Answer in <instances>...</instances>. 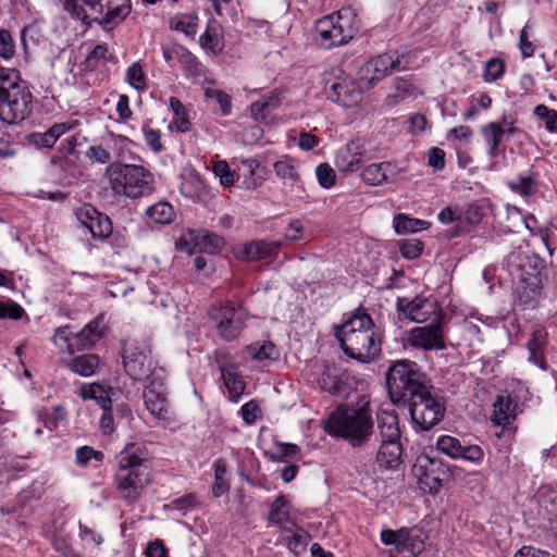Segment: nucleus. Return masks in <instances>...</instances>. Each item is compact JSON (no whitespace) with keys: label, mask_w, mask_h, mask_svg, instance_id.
<instances>
[{"label":"nucleus","mask_w":557,"mask_h":557,"mask_svg":"<svg viewBox=\"0 0 557 557\" xmlns=\"http://www.w3.org/2000/svg\"><path fill=\"white\" fill-rule=\"evenodd\" d=\"M77 125V121L55 123L45 133L32 134L30 141L40 148H52L62 135L75 128Z\"/></svg>","instance_id":"obj_28"},{"label":"nucleus","mask_w":557,"mask_h":557,"mask_svg":"<svg viewBox=\"0 0 557 557\" xmlns=\"http://www.w3.org/2000/svg\"><path fill=\"white\" fill-rule=\"evenodd\" d=\"M170 109L173 112L172 123L174 124L175 128L182 133L188 132L190 128V122L182 101L176 97H171Z\"/></svg>","instance_id":"obj_41"},{"label":"nucleus","mask_w":557,"mask_h":557,"mask_svg":"<svg viewBox=\"0 0 557 557\" xmlns=\"http://www.w3.org/2000/svg\"><path fill=\"white\" fill-rule=\"evenodd\" d=\"M397 311L405 319L416 323L442 320L441 309L435 299L417 296L413 299L399 297L396 302Z\"/></svg>","instance_id":"obj_12"},{"label":"nucleus","mask_w":557,"mask_h":557,"mask_svg":"<svg viewBox=\"0 0 557 557\" xmlns=\"http://www.w3.org/2000/svg\"><path fill=\"white\" fill-rule=\"evenodd\" d=\"M76 463L85 467L91 459L101 462L104 458V454L100 450H96L90 446H82L76 449L75 453Z\"/></svg>","instance_id":"obj_52"},{"label":"nucleus","mask_w":557,"mask_h":557,"mask_svg":"<svg viewBox=\"0 0 557 557\" xmlns=\"http://www.w3.org/2000/svg\"><path fill=\"white\" fill-rule=\"evenodd\" d=\"M335 336L344 354L359 363H372L382 354V335L364 311L356 310L343 324L335 326Z\"/></svg>","instance_id":"obj_1"},{"label":"nucleus","mask_w":557,"mask_h":557,"mask_svg":"<svg viewBox=\"0 0 557 557\" xmlns=\"http://www.w3.org/2000/svg\"><path fill=\"white\" fill-rule=\"evenodd\" d=\"M114 55L109 52L107 45H96L81 63V71L85 74L92 73L103 66L107 62L113 61Z\"/></svg>","instance_id":"obj_34"},{"label":"nucleus","mask_w":557,"mask_h":557,"mask_svg":"<svg viewBox=\"0 0 557 557\" xmlns=\"http://www.w3.org/2000/svg\"><path fill=\"white\" fill-rule=\"evenodd\" d=\"M63 9L67 11L73 17L86 22L87 14L84 8L78 3V0H61Z\"/></svg>","instance_id":"obj_61"},{"label":"nucleus","mask_w":557,"mask_h":557,"mask_svg":"<svg viewBox=\"0 0 557 557\" xmlns=\"http://www.w3.org/2000/svg\"><path fill=\"white\" fill-rule=\"evenodd\" d=\"M15 54V45L8 29H0V57L9 60Z\"/></svg>","instance_id":"obj_55"},{"label":"nucleus","mask_w":557,"mask_h":557,"mask_svg":"<svg viewBox=\"0 0 557 557\" xmlns=\"http://www.w3.org/2000/svg\"><path fill=\"white\" fill-rule=\"evenodd\" d=\"M327 98L344 107H354L361 100V88L350 77L338 78L327 90Z\"/></svg>","instance_id":"obj_22"},{"label":"nucleus","mask_w":557,"mask_h":557,"mask_svg":"<svg viewBox=\"0 0 557 557\" xmlns=\"http://www.w3.org/2000/svg\"><path fill=\"white\" fill-rule=\"evenodd\" d=\"M205 96L207 99H213L219 103L223 115L231 112V98L226 92L208 87L205 89Z\"/></svg>","instance_id":"obj_53"},{"label":"nucleus","mask_w":557,"mask_h":557,"mask_svg":"<svg viewBox=\"0 0 557 557\" xmlns=\"http://www.w3.org/2000/svg\"><path fill=\"white\" fill-rule=\"evenodd\" d=\"M429 165L440 171L445 168V151L441 148L433 147L429 151Z\"/></svg>","instance_id":"obj_63"},{"label":"nucleus","mask_w":557,"mask_h":557,"mask_svg":"<svg viewBox=\"0 0 557 557\" xmlns=\"http://www.w3.org/2000/svg\"><path fill=\"white\" fill-rule=\"evenodd\" d=\"M126 82L136 90L146 88V76L140 63L134 62L126 70Z\"/></svg>","instance_id":"obj_49"},{"label":"nucleus","mask_w":557,"mask_h":557,"mask_svg":"<svg viewBox=\"0 0 557 557\" xmlns=\"http://www.w3.org/2000/svg\"><path fill=\"white\" fill-rule=\"evenodd\" d=\"M246 354L258 362H271L280 357L278 349L272 342H258L248 345Z\"/></svg>","instance_id":"obj_39"},{"label":"nucleus","mask_w":557,"mask_h":557,"mask_svg":"<svg viewBox=\"0 0 557 557\" xmlns=\"http://www.w3.org/2000/svg\"><path fill=\"white\" fill-rule=\"evenodd\" d=\"M315 33L317 42L325 49H331L352 39L355 29L348 14L339 11L318 20Z\"/></svg>","instance_id":"obj_10"},{"label":"nucleus","mask_w":557,"mask_h":557,"mask_svg":"<svg viewBox=\"0 0 557 557\" xmlns=\"http://www.w3.org/2000/svg\"><path fill=\"white\" fill-rule=\"evenodd\" d=\"M144 137L146 145L153 151V152H161L163 149V144L161 141V134L158 129H152L149 127H144Z\"/></svg>","instance_id":"obj_58"},{"label":"nucleus","mask_w":557,"mask_h":557,"mask_svg":"<svg viewBox=\"0 0 557 557\" xmlns=\"http://www.w3.org/2000/svg\"><path fill=\"white\" fill-rule=\"evenodd\" d=\"M227 355L220 354L216 356V361L220 364L221 375L226 388L232 396H239L245 389V382L239 376L233 364H226Z\"/></svg>","instance_id":"obj_31"},{"label":"nucleus","mask_w":557,"mask_h":557,"mask_svg":"<svg viewBox=\"0 0 557 557\" xmlns=\"http://www.w3.org/2000/svg\"><path fill=\"white\" fill-rule=\"evenodd\" d=\"M213 173L220 178V183L224 187L234 185V174L226 161H218L213 165Z\"/></svg>","instance_id":"obj_54"},{"label":"nucleus","mask_w":557,"mask_h":557,"mask_svg":"<svg viewBox=\"0 0 557 557\" xmlns=\"http://www.w3.org/2000/svg\"><path fill=\"white\" fill-rule=\"evenodd\" d=\"M516 401L510 396H497L493 405V423L504 428L510 425L516 418Z\"/></svg>","instance_id":"obj_30"},{"label":"nucleus","mask_w":557,"mask_h":557,"mask_svg":"<svg viewBox=\"0 0 557 557\" xmlns=\"http://www.w3.org/2000/svg\"><path fill=\"white\" fill-rule=\"evenodd\" d=\"M410 346L423 350H441L445 348L441 320L432 321L424 326H416L408 332Z\"/></svg>","instance_id":"obj_17"},{"label":"nucleus","mask_w":557,"mask_h":557,"mask_svg":"<svg viewBox=\"0 0 557 557\" xmlns=\"http://www.w3.org/2000/svg\"><path fill=\"white\" fill-rule=\"evenodd\" d=\"M281 242L251 240L243 245L238 257L248 261H260L277 256Z\"/></svg>","instance_id":"obj_24"},{"label":"nucleus","mask_w":557,"mask_h":557,"mask_svg":"<svg viewBox=\"0 0 557 557\" xmlns=\"http://www.w3.org/2000/svg\"><path fill=\"white\" fill-rule=\"evenodd\" d=\"M407 403H409L412 422L420 431L431 430L444 418L445 403L442 397L431 393V387Z\"/></svg>","instance_id":"obj_9"},{"label":"nucleus","mask_w":557,"mask_h":557,"mask_svg":"<svg viewBox=\"0 0 557 557\" xmlns=\"http://www.w3.org/2000/svg\"><path fill=\"white\" fill-rule=\"evenodd\" d=\"M419 469L421 471L419 482L422 488L431 494L437 493L446 478V470L441 467V463L428 457L420 460Z\"/></svg>","instance_id":"obj_23"},{"label":"nucleus","mask_w":557,"mask_h":557,"mask_svg":"<svg viewBox=\"0 0 557 557\" xmlns=\"http://www.w3.org/2000/svg\"><path fill=\"white\" fill-rule=\"evenodd\" d=\"M32 92L18 74L0 67V120L7 124H17L32 112Z\"/></svg>","instance_id":"obj_3"},{"label":"nucleus","mask_w":557,"mask_h":557,"mask_svg":"<svg viewBox=\"0 0 557 557\" xmlns=\"http://www.w3.org/2000/svg\"><path fill=\"white\" fill-rule=\"evenodd\" d=\"M164 379V371H158L154 379H151L149 384L145 387L143 394L146 408L158 419H164L168 412Z\"/></svg>","instance_id":"obj_19"},{"label":"nucleus","mask_w":557,"mask_h":557,"mask_svg":"<svg viewBox=\"0 0 557 557\" xmlns=\"http://www.w3.org/2000/svg\"><path fill=\"white\" fill-rule=\"evenodd\" d=\"M197 21L198 17L194 14H182L175 16L171 21V25L174 29L182 32L187 36L194 37L197 33Z\"/></svg>","instance_id":"obj_46"},{"label":"nucleus","mask_w":557,"mask_h":557,"mask_svg":"<svg viewBox=\"0 0 557 557\" xmlns=\"http://www.w3.org/2000/svg\"><path fill=\"white\" fill-rule=\"evenodd\" d=\"M385 380L394 404L407 403L430 387L421 367L408 359L394 361L386 371Z\"/></svg>","instance_id":"obj_5"},{"label":"nucleus","mask_w":557,"mask_h":557,"mask_svg":"<svg viewBox=\"0 0 557 557\" xmlns=\"http://www.w3.org/2000/svg\"><path fill=\"white\" fill-rule=\"evenodd\" d=\"M275 174L284 182V183H295L299 180V174L294 164V160L289 158L281 159L273 164Z\"/></svg>","instance_id":"obj_43"},{"label":"nucleus","mask_w":557,"mask_h":557,"mask_svg":"<svg viewBox=\"0 0 557 557\" xmlns=\"http://www.w3.org/2000/svg\"><path fill=\"white\" fill-rule=\"evenodd\" d=\"M78 222L90 233L92 238L106 239L113 231L110 218L99 212L91 205H84L75 212Z\"/></svg>","instance_id":"obj_18"},{"label":"nucleus","mask_w":557,"mask_h":557,"mask_svg":"<svg viewBox=\"0 0 557 557\" xmlns=\"http://www.w3.org/2000/svg\"><path fill=\"white\" fill-rule=\"evenodd\" d=\"M181 193L194 201H201L207 195L203 182L197 177L184 181L181 185Z\"/></svg>","instance_id":"obj_45"},{"label":"nucleus","mask_w":557,"mask_h":557,"mask_svg":"<svg viewBox=\"0 0 557 557\" xmlns=\"http://www.w3.org/2000/svg\"><path fill=\"white\" fill-rule=\"evenodd\" d=\"M112 388H106L99 383L83 384L79 388V395L84 400H95L101 409L111 408L112 400L110 398V391Z\"/></svg>","instance_id":"obj_37"},{"label":"nucleus","mask_w":557,"mask_h":557,"mask_svg":"<svg viewBox=\"0 0 557 557\" xmlns=\"http://www.w3.org/2000/svg\"><path fill=\"white\" fill-rule=\"evenodd\" d=\"M86 158L100 164H107L111 161L109 150L101 145L90 146L86 151Z\"/></svg>","instance_id":"obj_57"},{"label":"nucleus","mask_w":557,"mask_h":557,"mask_svg":"<svg viewBox=\"0 0 557 557\" xmlns=\"http://www.w3.org/2000/svg\"><path fill=\"white\" fill-rule=\"evenodd\" d=\"M505 72V63L502 59L493 58L485 64L483 79L486 83H493L499 79Z\"/></svg>","instance_id":"obj_50"},{"label":"nucleus","mask_w":557,"mask_h":557,"mask_svg":"<svg viewBox=\"0 0 557 557\" xmlns=\"http://www.w3.org/2000/svg\"><path fill=\"white\" fill-rule=\"evenodd\" d=\"M176 246L188 253L200 251L213 255L223 248L224 239L207 231H189L187 235L182 236L177 240Z\"/></svg>","instance_id":"obj_16"},{"label":"nucleus","mask_w":557,"mask_h":557,"mask_svg":"<svg viewBox=\"0 0 557 557\" xmlns=\"http://www.w3.org/2000/svg\"><path fill=\"white\" fill-rule=\"evenodd\" d=\"M293 519L290 515V508L288 505V498L285 495L277 496L271 504V508L268 516V527H285L290 525Z\"/></svg>","instance_id":"obj_32"},{"label":"nucleus","mask_w":557,"mask_h":557,"mask_svg":"<svg viewBox=\"0 0 557 557\" xmlns=\"http://www.w3.org/2000/svg\"><path fill=\"white\" fill-rule=\"evenodd\" d=\"M429 222L416 218H409L406 214H397L394 218V228L398 234L414 233L426 230Z\"/></svg>","instance_id":"obj_40"},{"label":"nucleus","mask_w":557,"mask_h":557,"mask_svg":"<svg viewBox=\"0 0 557 557\" xmlns=\"http://www.w3.org/2000/svg\"><path fill=\"white\" fill-rule=\"evenodd\" d=\"M318 383L321 389L335 396H347L350 388L348 375L336 364H324Z\"/></svg>","instance_id":"obj_21"},{"label":"nucleus","mask_w":557,"mask_h":557,"mask_svg":"<svg viewBox=\"0 0 557 557\" xmlns=\"http://www.w3.org/2000/svg\"><path fill=\"white\" fill-rule=\"evenodd\" d=\"M408 61L405 55L394 57L392 53L380 54L368 61L360 70V79L373 86L393 71L406 70Z\"/></svg>","instance_id":"obj_14"},{"label":"nucleus","mask_w":557,"mask_h":557,"mask_svg":"<svg viewBox=\"0 0 557 557\" xmlns=\"http://www.w3.org/2000/svg\"><path fill=\"white\" fill-rule=\"evenodd\" d=\"M373 420L368 405L359 408L338 407L326 424L329 434L343 437L354 447L362 446L371 436Z\"/></svg>","instance_id":"obj_4"},{"label":"nucleus","mask_w":557,"mask_h":557,"mask_svg":"<svg viewBox=\"0 0 557 557\" xmlns=\"http://www.w3.org/2000/svg\"><path fill=\"white\" fill-rule=\"evenodd\" d=\"M403 448L399 441L380 444L376 461L381 467L394 469L400 463Z\"/></svg>","instance_id":"obj_35"},{"label":"nucleus","mask_w":557,"mask_h":557,"mask_svg":"<svg viewBox=\"0 0 557 557\" xmlns=\"http://www.w3.org/2000/svg\"><path fill=\"white\" fill-rule=\"evenodd\" d=\"M436 447L443 454L454 459L462 458L468 461L478 462L483 459L484 453L479 445H462L461 442L450 435H442Z\"/></svg>","instance_id":"obj_20"},{"label":"nucleus","mask_w":557,"mask_h":557,"mask_svg":"<svg viewBox=\"0 0 557 557\" xmlns=\"http://www.w3.org/2000/svg\"><path fill=\"white\" fill-rule=\"evenodd\" d=\"M377 428L380 443L399 441L400 430L398 426V417L395 412L383 411L379 414Z\"/></svg>","instance_id":"obj_33"},{"label":"nucleus","mask_w":557,"mask_h":557,"mask_svg":"<svg viewBox=\"0 0 557 557\" xmlns=\"http://www.w3.org/2000/svg\"><path fill=\"white\" fill-rule=\"evenodd\" d=\"M23 313L24 309L15 302H11L7 306L0 304V319L10 318L13 320H18L22 318Z\"/></svg>","instance_id":"obj_64"},{"label":"nucleus","mask_w":557,"mask_h":557,"mask_svg":"<svg viewBox=\"0 0 557 557\" xmlns=\"http://www.w3.org/2000/svg\"><path fill=\"white\" fill-rule=\"evenodd\" d=\"M106 176L115 195L131 199L148 196L154 189L153 174L143 165L111 163Z\"/></svg>","instance_id":"obj_6"},{"label":"nucleus","mask_w":557,"mask_h":557,"mask_svg":"<svg viewBox=\"0 0 557 557\" xmlns=\"http://www.w3.org/2000/svg\"><path fill=\"white\" fill-rule=\"evenodd\" d=\"M278 532L282 534L284 541L290 550L297 552L306 547L310 535L302 528L292 522L290 525L281 527Z\"/></svg>","instance_id":"obj_38"},{"label":"nucleus","mask_w":557,"mask_h":557,"mask_svg":"<svg viewBox=\"0 0 557 557\" xmlns=\"http://www.w3.org/2000/svg\"><path fill=\"white\" fill-rule=\"evenodd\" d=\"M481 135L487 147V156L494 159L498 156V148L505 135V128L499 123L490 122L481 127Z\"/></svg>","instance_id":"obj_36"},{"label":"nucleus","mask_w":557,"mask_h":557,"mask_svg":"<svg viewBox=\"0 0 557 557\" xmlns=\"http://www.w3.org/2000/svg\"><path fill=\"white\" fill-rule=\"evenodd\" d=\"M240 412L244 421L251 424L258 419L260 408L256 401L250 400L242 406Z\"/></svg>","instance_id":"obj_62"},{"label":"nucleus","mask_w":557,"mask_h":557,"mask_svg":"<svg viewBox=\"0 0 557 557\" xmlns=\"http://www.w3.org/2000/svg\"><path fill=\"white\" fill-rule=\"evenodd\" d=\"M508 263L517 280V290L524 304L531 302L542 289L543 260L536 255L512 252Z\"/></svg>","instance_id":"obj_7"},{"label":"nucleus","mask_w":557,"mask_h":557,"mask_svg":"<svg viewBox=\"0 0 557 557\" xmlns=\"http://www.w3.org/2000/svg\"><path fill=\"white\" fill-rule=\"evenodd\" d=\"M209 318L219 336L227 342L237 338L245 327L243 313L231 304L212 306Z\"/></svg>","instance_id":"obj_11"},{"label":"nucleus","mask_w":557,"mask_h":557,"mask_svg":"<svg viewBox=\"0 0 557 557\" xmlns=\"http://www.w3.org/2000/svg\"><path fill=\"white\" fill-rule=\"evenodd\" d=\"M374 157V151L369 149L368 144L364 140L357 139L336 150L334 164L339 172L351 173L362 162L372 160Z\"/></svg>","instance_id":"obj_15"},{"label":"nucleus","mask_w":557,"mask_h":557,"mask_svg":"<svg viewBox=\"0 0 557 557\" xmlns=\"http://www.w3.org/2000/svg\"><path fill=\"white\" fill-rule=\"evenodd\" d=\"M102 319L97 318L89 322L85 327L76 333L74 336L75 343L67 344V350L70 354L74 352V347L78 350H85L91 348L96 342L102 336Z\"/></svg>","instance_id":"obj_25"},{"label":"nucleus","mask_w":557,"mask_h":557,"mask_svg":"<svg viewBox=\"0 0 557 557\" xmlns=\"http://www.w3.org/2000/svg\"><path fill=\"white\" fill-rule=\"evenodd\" d=\"M317 180L323 188H331L336 183V172L327 163H320L315 169Z\"/></svg>","instance_id":"obj_51"},{"label":"nucleus","mask_w":557,"mask_h":557,"mask_svg":"<svg viewBox=\"0 0 557 557\" xmlns=\"http://www.w3.org/2000/svg\"><path fill=\"white\" fill-rule=\"evenodd\" d=\"M508 187L517 194L524 197H530L535 194L537 189V183L532 174L520 175L517 180L508 182Z\"/></svg>","instance_id":"obj_44"},{"label":"nucleus","mask_w":557,"mask_h":557,"mask_svg":"<svg viewBox=\"0 0 557 557\" xmlns=\"http://www.w3.org/2000/svg\"><path fill=\"white\" fill-rule=\"evenodd\" d=\"M114 475L116 490L122 499L134 504L149 484V467L144 451L136 444L127 445L117 456Z\"/></svg>","instance_id":"obj_2"},{"label":"nucleus","mask_w":557,"mask_h":557,"mask_svg":"<svg viewBox=\"0 0 557 557\" xmlns=\"http://www.w3.org/2000/svg\"><path fill=\"white\" fill-rule=\"evenodd\" d=\"M399 250L403 257L407 259H414L421 255L423 244L417 239L403 240L399 245Z\"/></svg>","instance_id":"obj_56"},{"label":"nucleus","mask_w":557,"mask_h":557,"mask_svg":"<svg viewBox=\"0 0 557 557\" xmlns=\"http://www.w3.org/2000/svg\"><path fill=\"white\" fill-rule=\"evenodd\" d=\"M546 343V332L542 327H536L532 332V337L529 339L527 347L528 350H543Z\"/></svg>","instance_id":"obj_60"},{"label":"nucleus","mask_w":557,"mask_h":557,"mask_svg":"<svg viewBox=\"0 0 557 557\" xmlns=\"http://www.w3.org/2000/svg\"><path fill=\"white\" fill-rule=\"evenodd\" d=\"M131 0H110L107 3L106 16L98 21L103 29L111 30L123 22L131 13Z\"/></svg>","instance_id":"obj_27"},{"label":"nucleus","mask_w":557,"mask_h":557,"mask_svg":"<svg viewBox=\"0 0 557 557\" xmlns=\"http://www.w3.org/2000/svg\"><path fill=\"white\" fill-rule=\"evenodd\" d=\"M149 219L159 224H169L173 221V207L165 201H160L149 207L146 211Z\"/></svg>","instance_id":"obj_42"},{"label":"nucleus","mask_w":557,"mask_h":557,"mask_svg":"<svg viewBox=\"0 0 557 557\" xmlns=\"http://www.w3.org/2000/svg\"><path fill=\"white\" fill-rule=\"evenodd\" d=\"M529 25H525L519 35V49L523 59L530 58L534 54V46L529 39Z\"/></svg>","instance_id":"obj_59"},{"label":"nucleus","mask_w":557,"mask_h":557,"mask_svg":"<svg viewBox=\"0 0 557 557\" xmlns=\"http://www.w3.org/2000/svg\"><path fill=\"white\" fill-rule=\"evenodd\" d=\"M534 115L544 122L545 128L549 133L557 132V111L549 109L545 104H537L534 108Z\"/></svg>","instance_id":"obj_48"},{"label":"nucleus","mask_w":557,"mask_h":557,"mask_svg":"<svg viewBox=\"0 0 557 557\" xmlns=\"http://www.w3.org/2000/svg\"><path fill=\"white\" fill-rule=\"evenodd\" d=\"M395 165L391 162H380L367 165L361 174V181L368 186H379L394 177Z\"/></svg>","instance_id":"obj_26"},{"label":"nucleus","mask_w":557,"mask_h":557,"mask_svg":"<svg viewBox=\"0 0 557 557\" xmlns=\"http://www.w3.org/2000/svg\"><path fill=\"white\" fill-rule=\"evenodd\" d=\"M426 534L422 529L400 528L399 530H383L381 541L385 545H394L398 552H408L411 556H418L424 550Z\"/></svg>","instance_id":"obj_13"},{"label":"nucleus","mask_w":557,"mask_h":557,"mask_svg":"<svg viewBox=\"0 0 557 557\" xmlns=\"http://www.w3.org/2000/svg\"><path fill=\"white\" fill-rule=\"evenodd\" d=\"M199 42L202 48L209 49L214 54H218L223 49V42L221 40L220 35L218 34L215 28L208 26L205 34H202L199 38Z\"/></svg>","instance_id":"obj_47"},{"label":"nucleus","mask_w":557,"mask_h":557,"mask_svg":"<svg viewBox=\"0 0 557 557\" xmlns=\"http://www.w3.org/2000/svg\"><path fill=\"white\" fill-rule=\"evenodd\" d=\"M65 366L75 374L88 377L97 373L101 367V359L95 354L75 356L66 361Z\"/></svg>","instance_id":"obj_29"},{"label":"nucleus","mask_w":557,"mask_h":557,"mask_svg":"<svg viewBox=\"0 0 557 557\" xmlns=\"http://www.w3.org/2000/svg\"><path fill=\"white\" fill-rule=\"evenodd\" d=\"M122 358L126 374L135 381L151 380L158 371H164L162 368H157L151 357V348L145 342L135 339L125 342Z\"/></svg>","instance_id":"obj_8"}]
</instances>
